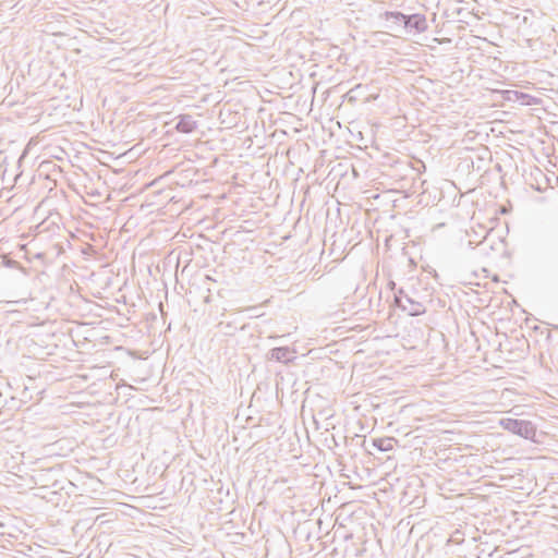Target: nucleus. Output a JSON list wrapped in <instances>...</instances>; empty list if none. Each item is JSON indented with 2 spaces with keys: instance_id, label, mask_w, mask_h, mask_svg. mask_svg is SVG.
I'll return each mask as SVG.
<instances>
[{
  "instance_id": "f257e3e1",
  "label": "nucleus",
  "mask_w": 558,
  "mask_h": 558,
  "mask_svg": "<svg viewBox=\"0 0 558 558\" xmlns=\"http://www.w3.org/2000/svg\"><path fill=\"white\" fill-rule=\"evenodd\" d=\"M500 425L504 429L525 439H533L536 435V428L531 421L507 417L500 420Z\"/></svg>"
},
{
  "instance_id": "7ed1b4c3",
  "label": "nucleus",
  "mask_w": 558,
  "mask_h": 558,
  "mask_svg": "<svg viewBox=\"0 0 558 558\" xmlns=\"http://www.w3.org/2000/svg\"><path fill=\"white\" fill-rule=\"evenodd\" d=\"M399 21H403L404 31H414L415 33H423L427 29L426 16L421 13L397 15Z\"/></svg>"
},
{
  "instance_id": "9d476101",
  "label": "nucleus",
  "mask_w": 558,
  "mask_h": 558,
  "mask_svg": "<svg viewBox=\"0 0 558 558\" xmlns=\"http://www.w3.org/2000/svg\"><path fill=\"white\" fill-rule=\"evenodd\" d=\"M556 328L558 329V326Z\"/></svg>"
},
{
  "instance_id": "20e7f679",
  "label": "nucleus",
  "mask_w": 558,
  "mask_h": 558,
  "mask_svg": "<svg viewBox=\"0 0 558 558\" xmlns=\"http://www.w3.org/2000/svg\"><path fill=\"white\" fill-rule=\"evenodd\" d=\"M295 350L290 349L289 347H277L271 349L267 353V359L269 361H276L283 364H289L294 361L295 356L293 355Z\"/></svg>"
},
{
  "instance_id": "1a4fd4ad",
  "label": "nucleus",
  "mask_w": 558,
  "mask_h": 558,
  "mask_svg": "<svg viewBox=\"0 0 558 558\" xmlns=\"http://www.w3.org/2000/svg\"><path fill=\"white\" fill-rule=\"evenodd\" d=\"M388 286H389V288H390L392 291H395V290H396V282L390 281V282L388 283Z\"/></svg>"
},
{
  "instance_id": "f03ea898",
  "label": "nucleus",
  "mask_w": 558,
  "mask_h": 558,
  "mask_svg": "<svg viewBox=\"0 0 558 558\" xmlns=\"http://www.w3.org/2000/svg\"><path fill=\"white\" fill-rule=\"evenodd\" d=\"M395 303L411 316H418L426 312L424 303L410 296L402 288L395 291Z\"/></svg>"
},
{
  "instance_id": "0eeeda50",
  "label": "nucleus",
  "mask_w": 558,
  "mask_h": 558,
  "mask_svg": "<svg viewBox=\"0 0 558 558\" xmlns=\"http://www.w3.org/2000/svg\"><path fill=\"white\" fill-rule=\"evenodd\" d=\"M395 442H396L395 438H389V437L376 438L373 440L374 447H376L379 451H384V452L392 450Z\"/></svg>"
},
{
  "instance_id": "423d86ee",
  "label": "nucleus",
  "mask_w": 558,
  "mask_h": 558,
  "mask_svg": "<svg viewBox=\"0 0 558 558\" xmlns=\"http://www.w3.org/2000/svg\"><path fill=\"white\" fill-rule=\"evenodd\" d=\"M175 130L181 133H192L196 129V121L190 114H181L178 118Z\"/></svg>"
},
{
  "instance_id": "39448f33",
  "label": "nucleus",
  "mask_w": 558,
  "mask_h": 558,
  "mask_svg": "<svg viewBox=\"0 0 558 558\" xmlns=\"http://www.w3.org/2000/svg\"><path fill=\"white\" fill-rule=\"evenodd\" d=\"M397 15H404V13L399 11H386L381 17L388 22L387 27L392 32H401L404 29L403 21L397 20Z\"/></svg>"
},
{
  "instance_id": "6e6552de",
  "label": "nucleus",
  "mask_w": 558,
  "mask_h": 558,
  "mask_svg": "<svg viewBox=\"0 0 558 558\" xmlns=\"http://www.w3.org/2000/svg\"><path fill=\"white\" fill-rule=\"evenodd\" d=\"M363 86L361 84L354 86L352 89H350V92L348 93V96H349V100H353L355 99V96H354V93H357L360 89H362Z\"/></svg>"
}]
</instances>
